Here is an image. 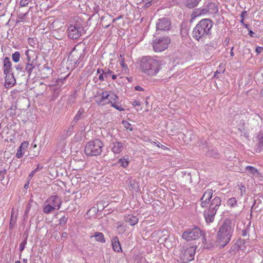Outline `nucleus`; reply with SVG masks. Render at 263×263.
I'll use <instances>...</instances> for the list:
<instances>
[{"label":"nucleus","instance_id":"nucleus-59","mask_svg":"<svg viewBox=\"0 0 263 263\" xmlns=\"http://www.w3.org/2000/svg\"><path fill=\"white\" fill-rule=\"evenodd\" d=\"M42 168V166H41L40 165H37V167L34 170H36V171H39L40 170H41Z\"/></svg>","mask_w":263,"mask_h":263},{"label":"nucleus","instance_id":"nucleus-10","mask_svg":"<svg viewBox=\"0 0 263 263\" xmlns=\"http://www.w3.org/2000/svg\"><path fill=\"white\" fill-rule=\"evenodd\" d=\"M83 51L81 49H78L76 47H74L70 53L68 58V62L69 65L75 66L81 58Z\"/></svg>","mask_w":263,"mask_h":263},{"label":"nucleus","instance_id":"nucleus-16","mask_svg":"<svg viewBox=\"0 0 263 263\" xmlns=\"http://www.w3.org/2000/svg\"><path fill=\"white\" fill-rule=\"evenodd\" d=\"M110 147L112 152L115 154H118L121 153L125 147V144L117 140L112 141V142L110 144Z\"/></svg>","mask_w":263,"mask_h":263},{"label":"nucleus","instance_id":"nucleus-44","mask_svg":"<svg viewBox=\"0 0 263 263\" xmlns=\"http://www.w3.org/2000/svg\"><path fill=\"white\" fill-rule=\"evenodd\" d=\"M6 170L5 169L3 170L0 171V176L2 177L1 180H3L4 179L5 175L6 174Z\"/></svg>","mask_w":263,"mask_h":263},{"label":"nucleus","instance_id":"nucleus-28","mask_svg":"<svg viewBox=\"0 0 263 263\" xmlns=\"http://www.w3.org/2000/svg\"><path fill=\"white\" fill-rule=\"evenodd\" d=\"M84 111L83 109H80L77 112V114L74 117V119L73 121L71 122V124L73 125H75L76 123L79 121L80 120L82 119L83 117V114L84 113Z\"/></svg>","mask_w":263,"mask_h":263},{"label":"nucleus","instance_id":"nucleus-62","mask_svg":"<svg viewBox=\"0 0 263 263\" xmlns=\"http://www.w3.org/2000/svg\"><path fill=\"white\" fill-rule=\"evenodd\" d=\"M179 136L183 139L184 137H185V135L183 133H181L179 134Z\"/></svg>","mask_w":263,"mask_h":263},{"label":"nucleus","instance_id":"nucleus-1","mask_svg":"<svg viewBox=\"0 0 263 263\" xmlns=\"http://www.w3.org/2000/svg\"><path fill=\"white\" fill-rule=\"evenodd\" d=\"M213 23L209 18L201 20L196 25L192 32L193 37L198 41L204 42L211 35Z\"/></svg>","mask_w":263,"mask_h":263},{"label":"nucleus","instance_id":"nucleus-13","mask_svg":"<svg viewBox=\"0 0 263 263\" xmlns=\"http://www.w3.org/2000/svg\"><path fill=\"white\" fill-rule=\"evenodd\" d=\"M171 26V23L167 18H161L158 20L156 24L157 30H168Z\"/></svg>","mask_w":263,"mask_h":263},{"label":"nucleus","instance_id":"nucleus-22","mask_svg":"<svg viewBox=\"0 0 263 263\" xmlns=\"http://www.w3.org/2000/svg\"><path fill=\"white\" fill-rule=\"evenodd\" d=\"M112 246L113 250L117 252L121 251L122 249L118 238L114 236L112 239Z\"/></svg>","mask_w":263,"mask_h":263},{"label":"nucleus","instance_id":"nucleus-31","mask_svg":"<svg viewBox=\"0 0 263 263\" xmlns=\"http://www.w3.org/2000/svg\"><path fill=\"white\" fill-rule=\"evenodd\" d=\"M208 156L212 157L215 159H219L220 157L219 154L214 149H211L208 152Z\"/></svg>","mask_w":263,"mask_h":263},{"label":"nucleus","instance_id":"nucleus-9","mask_svg":"<svg viewBox=\"0 0 263 263\" xmlns=\"http://www.w3.org/2000/svg\"><path fill=\"white\" fill-rule=\"evenodd\" d=\"M83 32V27L78 24L71 25L67 29L68 36L72 40L79 39Z\"/></svg>","mask_w":263,"mask_h":263},{"label":"nucleus","instance_id":"nucleus-58","mask_svg":"<svg viewBox=\"0 0 263 263\" xmlns=\"http://www.w3.org/2000/svg\"><path fill=\"white\" fill-rule=\"evenodd\" d=\"M246 14H247V12L246 11H243V12H242V13L241 14V17L242 18V20H243L244 17L246 15Z\"/></svg>","mask_w":263,"mask_h":263},{"label":"nucleus","instance_id":"nucleus-54","mask_svg":"<svg viewBox=\"0 0 263 263\" xmlns=\"http://www.w3.org/2000/svg\"><path fill=\"white\" fill-rule=\"evenodd\" d=\"M35 172H36V170L32 171V172L29 174V176H28V177H29V178H31L33 176V175H34V173H35Z\"/></svg>","mask_w":263,"mask_h":263},{"label":"nucleus","instance_id":"nucleus-46","mask_svg":"<svg viewBox=\"0 0 263 263\" xmlns=\"http://www.w3.org/2000/svg\"><path fill=\"white\" fill-rule=\"evenodd\" d=\"M132 105L134 106H139L140 105V103L138 101L134 100L132 102Z\"/></svg>","mask_w":263,"mask_h":263},{"label":"nucleus","instance_id":"nucleus-61","mask_svg":"<svg viewBox=\"0 0 263 263\" xmlns=\"http://www.w3.org/2000/svg\"><path fill=\"white\" fill-rule=\"evenodd\" d=\"M67 236V234L66 232H63L62 234V237L64 238H66Z\"/></svg>","mask_w":263,"mask_h":263},{"label":"nucleus","instance_id":"nucleus-34","mask_svg":"<svg viewBox=\"0 0 263 263\" xmlns=\"http://www.w3.org/2000/svg\"><path fill=\"white\" fill-rule=\"evenodd\" d=\"M227 205L231 208L237 205V200L235 197L229 199L227 201Z\"/></svg>","mask_w":263,"mask_h":263},{"label":"nucleus","instance_id":"nucleus-53","mask_svg":"<svg viewBox=\"0 0 263 263\" xmlns=\"http://www.w3.org/2000/svg\"><path fill=\"white\" fill-rule=\"evenodd\" d=\"M248 234V230L247 229H245L243 230L242 231V236H246L247 234Z\"/></svg>","mask_w":263,"mask_h":263},{"label":"nucleus","instance_id":"nucleus-2","mask_svg":"<svg viewBox=\"0 0 263 263\" xmlns=\"http://www.w3.org/2000/svg\"><path fill=\"white\" fill-rule=\"evenodd\" d=\"M233 227L232 221L228 219L219 227L217 234V240L222 247L230 242L234 230Z\"/></svg>","mask_w":263,"mask_h":263},{"label":"nucleus","instance_id":"nucleus-14","mask_svg":"<svg viewBox=\"0 0 263 263\" xmlns=\"http://www.w3.org/2000/svg\"><path fill=\"white\" fill-rule=\"evenodd\" d=\"M212 195L213 191L211 189H208L204 192L202 197L200 198V205L202 208H205L208 206Z\"/></svg>","mask_w":263,"mask_h":263},{"label":"nucleus","instance_id":"nucleus-51","mask_svg":"<svg viewBox=\"0 0 263 263\" xmlns=\"http://www.w3.org/2000/svg\"><path fill=\"white\" fill-rule=\"evenodd\" d=\"M104 74H103V72H102L101 74H100V76H99V79L101 81H103L104 80Z\"/></svg>","mask_w":263,"mask_h":263},{"label":"nucleus","instance_id":"nucleus-37","mask_svg":"<svg viewBox=\"0 0 263 263\" xmlns=\"http://www.w3.org/2000/svg\"><path fill=\"white\" fill-rule=\"evenodd\" d=\"M12 59L13 61L17 63L20 61V53L18 51H16L12 55Z\"/></svg>","mask_w":263,"mask_h":263},{"label":"nucleus","instance_id":"nucleus-23","mask_svg":"<svg viewBox=\"0 0 263 263\" xmlns=\"http://www.w3.org/2000/svg\"><path fill=\"white\" fill-rule=\"evenodd\" d=\"M201 0H185L184 5L188 8H193L196 7Z\"/></svg>","mask_w":263,"mask_h":263},{"label":"nucleus","instance_id":"nucleus-11","mask_svg":"<svg viewBox=\"0 0 263 263\" xmlns=\"http://www.w3.org/2000/svg\"><path fill=\"white\" fill-rule=\"evenodd\" d=\"M110 96V93L108 91L98 92L95 96L96 103L100 106H104L108 104V101Z\"/></svg>","mask_w":263,"mask_h":263},{"label":"nucleus","instance_id":"nucleus-29","mask_svg":"<svg viewBox=\"0 0 263 263\" xmlns=\"http://www.w3.org/2000/svg\"><path fill=\"white\" fill-rule=\"evenodd\" d=\"M206 7L208 8V10H209V12H211V13H215L218 11L217 6L215 3H209L206 5Z\"/></svg>","mask_w":263,"mask_h":263},{"label":"nucleus","instance_id":"nucleus-40","mask_svg":"<svg viewBox=\"0 0 263 263\" xmlns=\"http://www.w3.org/2000/svg\"><path fill=\"white\" fill-rule=\"evenodd\" d=\"M123 123L125 125V127L126 130L129 131H132L133 128L131 127V124L127 121H123Z\"/></svg>","mask_w":263,"mask_h":263},{"label":"nucleus","instance_id":"nucleus-52","mask_svg":"<svg viewBox=\"0 0 263 263\" xmlns=\"http://www.w3.org/2000/svg\"><path fill=\"white\" fill-rule=\"evenodd\" d=\"M120 64L121 65V66L123 68H124L125 67H126V66L125 65V64L124 63V59H123L122 60L120 61Z\"/></svg>","mask_w":263,"mask_h":263},{"label":"nucleus","instance_id":"nucleus-56","mask_svg":"<svg viewBox=\"0 0 263 263\" xmlns=\"http://www.w3.org/2000/svg\"><path fill=\"white\" fill-rule=\"evenodd\" d=\"M25 245L23 243H21L20 245V249L21 251H22L24 249Z\"/></svg>","mask_w":263,"mask_h":263},{"label":"nucleus","instance_id":"nucleus-39","mask_svg":"<svg viewBox=\"0 0 263 263\" xmlns=\"http://www.w3.org/2000/svg\"><path fill=\"white\" fill-rule=\"evenodd\" d=\"M102 72H103V74H104V77L106 78L109 77L112 72V71L109 69H105L104 70H102Z\"/></svg>","mask_w":263,"mask_h":263},{"label":"nucleus","instance_id":"nucleus-47","mask_svg":"<svg viewBox=\"0 0 263 263\" xmlns=\"http://www.w3.org/2000/svg\"><path fill=\"white\" fill-rule=\"evenodd\" d=\"M237 243L238 245H245L246 243V240L245 239H239L237 240Z\"/></svg>","mask_w":263,"mask_h":263},{"label":"nucleus","instance_id":"nucleus-20","mask_svg":"<svg viewBox=\"0 0 263 263\" xmlns=\"http://www.w3.org/2000/svg\"><path fill=\"white\" fill-rule=\"evenodd\" d=\"M4 62V72L5 74H8L10 72L12 63L8 57H5L3 60Z\"/></svg>","mask_w":263,"mask_h":263},{"label":"nucleus","instance_id":"nucleus-21","mask_svg":"<svg viewBox=\"0 0 263 263\" xmlns=\"http://www.w3.org/2000/svg\"><path fill=\"white\" fill-rule=\"evenodd\" d=\"M15 83V79L11 74H6L5 77V86L7 88L12 86Z\"/></svg>","mask_w":263,"mask_h":263},{"label":"nucleus","instance_id":"nucleus-27","mask_svg":"<svg viewBox=\"0 0 263 263\" xmlns=\"http://www.w3.org/2000/svg\"><path fill=\"white\" fill-rule=\"evenodd\" d=\"M17 220V215H15L14 209H12L11 213V218L9 223V229L12 230L15 227Z\"/></svg>","mask_w":263,"mask_h":263},{"label":"nucleus","instance_id":"nucleus-43","mask_svg":"<svg viewBox=\"0 0 263 263\" xmlns=\"http://www.w3.org/2000/svg\"><path fill=\"white\" fill-rule=\"evenodd\" d=\"M239 187L240 190L241 196H242V195L246 193V188L243 185H240Z\"/></svg>","mask_w":263,"mask_h":263},{"label":"nucleus","instance_id":"nucleus-64","mask_svg":"<svg viewBox=\"0 0 263 263\" xmlns=\"http://www.w3.org/2000/svg\"><path fill=\"white\" fill-rule=\"evenodd\" d=\"M111 78L113 80H115L117 78V75L116 74H112L111 76Z\"/></svg>","mask_w":263,"mask_h":263},{"label":"nucleus","instance_id":"nucleus-3","mask_svg":"<svg viewBox=\"0 0 263 263\" xmlns=\"http://www.w3.org/2000/svg\"><path fill=\"white\" fill-rule=\"evenodd\" d=\"M161 63L159 61L149 57H143L140 63L141 71L150 76L157 74L160 69Z\"/></svg>","mask_w":263,"mask_h":263},{"label":"nucleus","instance_id":"nucleus-25","mask_svg":"<svg viewBox=\"0 0 263 263\" xmlns=\"http://www.w3.org/2000/svg\"><path fill=\"white\" fill-rule=\"evenodd\" d=\"M205 6H206V5ZM208 12H209V10H208L207 7H205L203 8L196 9L192 13V15L194 17H196L201 15H204Z\"/></svg>","mask_w":263,"mask_h":263},{"label":"nucleus","instance_id":"nucleus-42","mask_svg":"<svg viewBox=\"0 0 263 263\" xmlns=\"http://www.w3.org/2000/svg\"><path fill=\"white\" fill-rule=\"evenodd\" d=\"M74 126L75 125H73L71 124L70 127H69L68 129L66 130V134L67 135H70L72 134Z\"/></svg>","mask_w":263,"mask_h":263},{"label":"nucleus","instance_id":"nucleus-38","mask_svg":"<svg viewBox=\"0 0 263 263\" xmlns=\"http://www.w3.org/2000/svg\"><path fill=\"white\" fill-rule=\"evenodd\" d=\"M68 218L65 216H63L60 220L59 224L60 226H64L67 222Z\"/></svg>","mask_w":263,"mask_h":263},{"label":"nucleus","instance_id":"nucleus-26","mask_svg":"<svg viewBox=\"0 0 263 263\" xmlns=\"http://www.w3.org/2000/svg\"><path fill=\"white\" fill-rule=\"evenodd\" d=\"M257 152H260L263 149V133H260L257 137Z\"/></svg>","mask_w":263,"mask_h":263},{"label":"nucleus","instance_id":"nucleus-6","mask_svg":"<svg viewBox=\"0 0 263 263\" xmlns=\"http://www.w3.org/2000/svg\"><path fill=\"white\" fill-rule=\"evenodd\" d=\"M27 57V63L25 65V71L30 77L35 69L36 66L37 55L33 51L29 50L25 52Z\"/></svg>","mask_w":263,"mask_h":263},{"label":"nucleus","instance_id":"nucleus-8","mask_svg":"<svg viewBox=\"0 0 263 263\" xmlns=\"http://www.w3.org/2000/svg\"><path fill=\"white\" fill-rule=\"evenodd\" d=\"M202 235L201 230L198 227L188 229L182 235V237L185 240L189 241L195 240L199 238Z\"/></svg>","mask_w":263,"mask_h":263},{"label":"nucleus","instance_id":"nucleus-63","mask_svg":"<svg viewBox=\"0 0 263 263\" xmlns=\"http://www.w3.org/2000/svg\"><path fill=\"white\" fill-rule=\"evenodd\" d=\"M102 70H103V69H101L100 68L98 69L97 73L101 74V73H102Z\"/></svg>","mask_w":263,"mask_h":263},{"label":"nucleus","instance_id":"nucleus-50","mask_svg":"<svg viewBox=\"0 0 263 263\" xmlns=\"http://www.w3.org/2000/svg\"><path fill=\"white\" fill-rule=\"evenodd\" d=\"M143 2L145 3V6L146 7H148L152 5V2L146 1V0H143Z\"/></svg>","mask_w":263,"mask_h":263},{"label":"nucleus","instance_id":"nucleus-49","mask_svg":"<svg viewBox=\"0 0 263 263\" xmlns=\"http://www.w3.org/2000/svg\"><path fill=\"white\" fill-rule=\"evenodd\" d=\"M135 90H136L137 91H143L144 90L143 88H142V87H141L140 86H139V85L136 86L135 87Z\"/></svg>","mask_w":263,"mask_h":263},{"label":"nucleus","instance_id":"nucleus-24","mask_svg":"<svg viewBox=\"0 0 263 263\" xmlns=\"http://www.w3.org/2000/svg\"><path fill=\"white\" fill-rule=\"evenodd\" d=\"M138 220L139 219L137 216L133 215H128L125 217V221L131 226L135 225L138 222Z\"/></svg>","mask_w":263,"mask_h":263},{"label":"nucleus","instance_id":"nucleus-48","mask_svg":"<svg viewBox=\"0 0 263 263\" xmlns=\"http://www.w3.org/2000/svg\"><path fill=\"white\" fill-rule=\"evenodd\" d=\"M182 0H172L173 5H178L182 2Z\"/></svg>","mask_w":263,"mask_h":263},{"label":"nucleus","instance_id":"nucleus-41","mask_svg":"<svg viewBox=\"0 0 263 263\" xmlns=\"http://www.w3.org/2000/svg\"><path fill=\"white\" fill-rule=\"evenodd\" d=\"M29 0H20V5L21 7H25L27 6Z\"/></svg>","mask_w":263,"mask_h":263},{"label":"nucleus","instance_id":"nucleus-30","mask_svg":"<svg viewBox=\"0 0 263 263\" xmlns=\"http://www.w3.org/2000/svg\"><path fill=\"white\" fill-rule=\"evenodd\" d=\"M95 237L96 240L102 243L105 242V239L104 237V235L101 232H96L93 236H91L90 238Z\"/></svg>","mask_w":263,"mask_h":263},{"label":"nucleus","instance_id":"nucleus-5","mask_svg":"<svg viewBox=\"0 0 263 263\" xmlns=\"http://www.w3.org/2000/svg\"><path fill=\"white\" fill-rule=\"evenodd\" d=\"M196 248L194 246L186 245L181 249L179 257L182 263L188 262L194 258Z\"/></svg>","mask_w":263,"mask_h":263},{"label":"nucleus","instance_id":"nucleus-45","mask_svg":"<svg viewBox=\"0 0 263 263\" xmlns=\"http://www.w3.org/2000/svg\"><path fill=\"white\" fill-rule=\"evenodd\" d=\"M263 50V47L257 46L256 48V52L257 54L260 53Z\"/></svg>","mask_w":263,"mask_h":263},{"label":"nucleus","instance_id":"nucleus-55","mask_svg":"<svg viewBox=\"0 0 263 263\" xmlns=\"http://www.w3.org/2000/svg\"><path fill=\"white\" fill-rule=\"evenodd\" d=\"M255 34L254 32H253L252 30H250L249 32V35L251 36V37H255V36L254 35Z\"/></svg>","mask_w":263,"mask_h":263},{"label":"nucleus","instance_id":"nucleus-57","mask_svg":"<svg viewBox=\"0 0 263 263\" xmlns=\"http://www.w3.org/2000/svg\"><path fill=\"white\" fill-rule=\"evenodd\" d=\"M233 49H234V47H232L231 49V51H230V55L232 57L234 56V53L233 51Z\"/></svg>","mask_w":263,"mask_h":263},{"label":"nucleus","instance_id":"nucleus-32","mask_svg":"<svg viewBox=\"0 0 263 263\" xmlns=\"http://www.w3.org/2000/svg\"><path fill=\"white\" fill-rule=\"evenodd\" d=\"M55 210V208L53 206H51L50 204H49L48 203H46L45 205L44 208H43V212L46 214H50L52 211H53Z\"/></svg>","mask_w":263,"mask_h":263},{"label":"nucleus","instance_id":"nucleus-17","mask_svg":"<svg viewBox=\"0 0 263 263\" xmlns=\"http://www.w3.org/2000/svg\"><path fill=\"white\" fill-rule=\"evenodd\" d=\"M216 213L217 212L215 210L210 208L204 211V217L206 223H210L214 221Z\"/></svg>","mask_w":263,"mask_h":263},{"label":"nucleus","instance_id":"nucleus-4","mask_svg":"<svg viewBox=\"0 0 263 263\" xmlns=\"http://www.w3.org/2000/svg\"><path fill=\"white\" fill-rule=\"evenodd\" d=\"M104 144L99 139L89 141L85 147V153L87 156H97L100 155L102 151Z\"/></svg>","mask_w":263,"mask_h":263},{"label":"nucleus","instance_id":"nucleus-7","mask_svg":"<svg viewBox=\"0 0 263 263\" xmlns=\"http://www.w3.org/2000/svg\"><path fill=\"white\" fill-rule=\"evenodd\" d=\"M171 42V40L166 36L156 38L153 41V47L155 52H161L166 49Z\"/></svg>","mask_w":263,"mask_h":263},{"label":"nucleus","instance_id":"nucleus-18","mask_svg":"<svg viewBox=\"0 0 263 263\" xmlns=\"http://www.w3.org/2000/svg\"><path fill=\"white\" fill-rule=\"evenodd\" d=\"M29 145V143L27 141H24L21 144L18 149H17L16 154V157L17 158H22L27 151V148Z\"/></svg>","mask_w":263,"mask_h":263},{"label":"nucleus","instance_id":"nucleus-15","mask_svg":"<svg viewBox=\"0 0 263 263\" xmlns=\"http://www.w3.org/2000/svg\"><path fill=\"white\" fill-rule=\"evenodd\" d=\"M46 203L50 204L51 206L55 208V209L59 210L61 207L62 201L58 196L54 195L49 197L46 200Z\"/></svg>","mask_w":263,"mask_h":263},{"label":"nucleus","instance_id":"nucleus-33","mask_svg":"<svg viewBox=\"0 0 263 263\" xmlns=\"http://www.w3.org/2000/svg\"><path fill=\"white\" fill-rule=\"evenodd\" d=\"M118 163L119 164L120 166L126 167L128 165L129 162L126 158H122L118 160Z\"/></svg>","mask_w":263,"mask_h":263},{"label":"nucleus","instance_id":"nucleus-60","mask_svg":"<svg viewBox=\"0 0 263 263\" xmlns=\"http://www.w3.org/2000/svg\"><path fill=\"white\" fill-rule=\"evenodd\" d=\"M16 69L18 70H22L23 68L20 65H17L16 66Z\"/></svg>","mask_w":263,"mask_h":263},{"label":"nucleus","instance_id":"nucleus-35","mask_svg":"<svg viewBox=\"0 0 263 263\" xmlns=\"http://www.w3.org/2000/svg\"><path fill=\"white\" fill-rule=\"evenodd\" d=\"M246 170L253 175H257L258 174L257 170L252 166H248L246 167Z\"/></svg>","mask_w":263,"mask_h":263},{"label":"nucleus","instance_id":"nucleus-19","mask_svg":"<svg viewBox=\"0 0 263 263\" xmlns=\"http://www.w3.org/2000/svg\"><path fill=\"white\" fill-rule=\"evenodd\" d=\"M221 199L219 197H215L211 202L209 208L212 210H215L217 211L219 207L221 204Z\"/></svg>","mask_w":263,"mask_h":263},{"label":"nucleus","instance_id":"nucleus-36","mask_svg":"<svg viewBox=\"0 0 263 263\" xmlns=\"http://www.w3.org/2000/svg\"><path fill=\"white\" fill-rule=\"evenodd\" d=\"M52 70L48 67H45L42 69V73L45 74V76H44L45 77H48V74H52Z\"/></svg>","mask_w":263,"mask_h":263},{"label":"nucleus","instance_id":"nucleus-12","mask_svg":"<svg viewBox=\"0 0 263 263\" xmlns=\"http://www.w3.org/2000/svg\"><path fill=\"white\" fill-rule=\"evenodd\" d=\"M108 104H110L111 107L119 111H121L125 110V109L120 105L119 97L115 93H110V96L108 101Z\"/></svg>","mask_w":263,"mask_h":263}]
</instances>
